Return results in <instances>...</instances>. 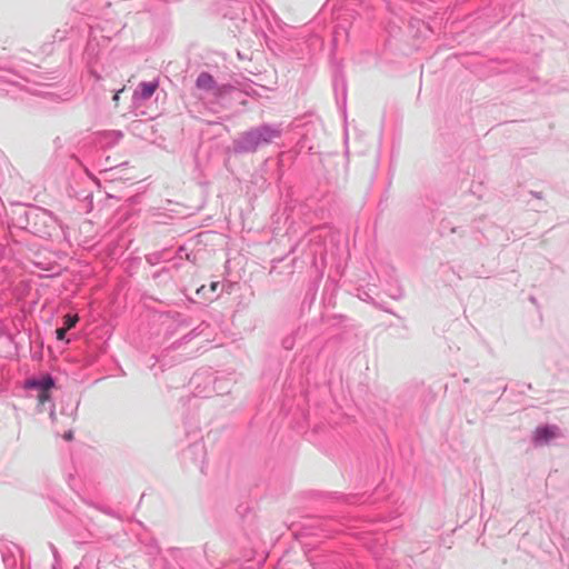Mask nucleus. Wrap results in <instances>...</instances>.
Segmentation results:
<instances>
[{
  "mask_svg": "<svg viewBox=\"0 0 569 569\" xmlns=\"http://www.w3.org/2000/svg\"><path fill=\"white\" fill-rule=\"evenodd\" d=\"M78 321H79V317L77 315H66L63 328L70 330L71 328H73L77 325Z\"/></svg>",
  "mask_w": 569,
  "mask_h": 569,
  "instance_id": "5",
  "label": "nucleus"
},
{
  "mask_svg": "<svg viewBox=\"0 0 569 569\" xmlns=\"http://www.w3.org/2000/svg\"><path fill=\"white\" fill-rule=\"evenodd\" d=\"M558 436V428L556 426L538 427L533 432V441L536 443H545Z\"/></svg>",
  "mask_w": 569,
  "mask_h": 569,
  "instance_id": "1",
  "label": "nucleus"
},
{
  "mask_svg": "<svg viewBox=\"0 0 569 569\" xmlns=\"http://www.w3.org/2000/svg\"><path fill=\"white\" fill-rule=\"evenodd\" d=\"M207 291L208 290H207L206 286H201L200 288L197 289V295L200 297H203L206 300L211 301L212 298L207 296Z\"/></svg>",
  "mask_w": 569,
  "mask_h": 569,
  "instance_id": "6",
  "label": "nucleus"
},
{
  "mask_svg": "<svg viewBox=\"0 0 569 569\" xmlns=\"http://www.w3.org/2000/svg\"><path fill=\"white\" fill-rule=\"evenodd\" d=\"M64 438H66L67 440H71V439H72V433H71V432H69V433L64 435Z\"/></svg>",
  "mask_w": 569,
  "mask_h": 569,
  "instance_id": "10",
  "label": "nucleus"
},
{
  "mask_svg": "<svg viewBox=\"0 0 569 569\" xmlns=\"http://www.w3.org/2000/svg\"><path fill=\"white\" fill-rule=\"evenodd\" d=\"M196 84L197 88L201 90L210 91L214 88L216 82L211 74H209L208 72H202L199 74Z\"/></svg>",
  "mask_w": 569,
  "mask_h": 569,
  "instance_id": "4",
  "label": "nucleus"
},
{
  "mask_svg": "<svg viewBox=\"0 0 569 569\" xmlns=\"http://www.w3.org/2000/svg\"><path fill=\"white\" fill-rule=\"evenodd\" d=\"M122 91H123V88H122L121 90L117 91V92H116V94L113 96V101H114L116 103H118V101H119V96H120V93H121Z\"/></svg>",
  "mask_w": 569,
  "mask_h": 569,
  "instance_id": "9",
  "label": "nucleus"
},
{
  "mask_svg": "<svg viewBox=\"0 0 569 569\" xmlns=\"http://www.w3.org/2000/svg\"><path fill=\"white\" fill-rule=\"evenodd\" d=\"M33 386L39 388L40 392L38 395V401L40 405H43L50 398L49 390L53 386V380L50 377H47L39 382H34Z\"/></svg>",
  "mask_w": 569,
  "mask_h": 569,
  "instance_id": "3",
  "label": "nucleus"
},
{
  "mask_svg": "<svg viewBox=\"0 0 569 569\" xmlns=\"http://www.w3.org/2000/svg\"><path fill=\"white\" fill-rule=\"evenodd\" d=\"M218 287H219V282L218 281H213L210 284L209 291L214 292V291H217Z\"/></svg>",
  "mask_w": 569,
  "mask_h": 569,
  "instance_id": "8",
  "label": "nucleus"
},
{
  "mask_svg": "<svg viewBox=\"0 0 569 569\" xmlns=\"http://www.w3.org/2000/svg\"><path fill=\"white\" fill-rule=\"evenodd\" d=\"M158 82H142L139 84L138 89L133 93L134 100H147L149 99L158 89Z\"/></svg>",
  "mask_w": 569,
  "mask_h": 569,
  "instance_id": "2",
  "label": "nucleus"
},
{
  "mask_svg": "<svg viewBox=\"0 0 569 569\" xmlns=\"http://www.w3.org/2000/svg\"><path fill=\"white\" fill-rule=\"evenodd\" d=\"M67 331H68V329H66V328H58L56 330L57 339L64 340Z\"/></svg>",
  "mask_w": 569,
  "mask_h": 569,
  "instance_id": "7",
  "label": "nucleus"
}]
</instances>
